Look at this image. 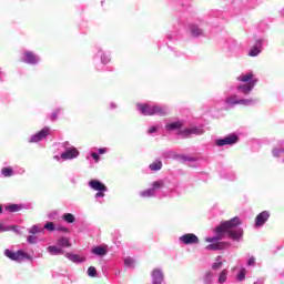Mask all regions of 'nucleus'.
<instances>
[{
    "label": "nucleus",
    "instance_id": "obj_7",
    "mask_svg": "<svg viewBox=\"0 0 284 284\" xmlns=\"http://www.w3.org/2000/svg\"><path fill=\"white\" fill-rule=\"evenodd\" d=\"M257 82H258V80H251L250 82H246L245 84L239 85L237 91L241 92L242 94H250V92H252V90H254V85H256Z\"/></svg>",
    "mask_w": 284,
    "mask_h": 284
},
{
    "label": "nucleus",
    "instance_id": "obj_29",
    "mask_svg": "<svg viewBox=\"0 0 284 284\" xmlns=\"http://www.w3.org/2000/svg\"><path fill=\"white\" fill-rule=\"evenodd\" d=\"M163 185H165V183H163V181L162 180H160V181H155V182H153V184H152V190H161V187H163Z\"/></svg>",
    "mask_w": 284,
    "mask_h": 284
},
{
    "label": "nucleus",
    "instance_id": "obj_24",
    "mask_svg": "<svg viewBox=\"0 0 284 284\" xmlns=\"http://www.w3.org/2000/svg\"><path fill=\"white\" fill-rule=\"evenodd\" d=\"M225 281H227V270H223L220 275H219V278H217V282L219 283H225Z\"/></svg>",
    "mask_w": 284,
    "mask_h": 284
},
{
    "label": "nucleus",
    "instance_id": "obj_21",
    "mask_svg": "<svg viewBox=\"0 0 284 284\" xmlns=\"http://www.w3.org/2000/svg\"><path fill=\"white\" fill-rule=\"evenodd\" d=\"M161 168H163V162L161 161H155L150 164V170H152L153 172L161 170Z\"/></svg>",
    "mask_w": 284,
    "mask_h": 284
},
{
    "label": "nucleus",
    "instance_id": "obj_16",
    "mask_svg": "<svg viewBox=\"0 0 284 284\" xmlns=\"http://www.w3.org/2000/svg\"><path fill=\"white\" fill-rule=\"evenodd\" d=\"M237 81H242V83H250V81H254V73L242 74L237 78Z\"/></svg>",
    "mask_w": 284,
    "mask_h": 284
},
{
    "label": "nucleus",
    "instance_id": "obj_15",
    "mask_svg": "<svg viewBox=\"0 0 284 284\" xmlns=\"http://www.w3.org/2000/svg\"><path fill=\"white\" fill-rule=\"evenodd\" d=\"M261 41L256 42V44L250 50L248 57H258L261 54Z\"/></svg>",
    "mask_w": 284,
    "mask_h": 284
},
{
    "label": "nucleus",
    "instance_id": "obj_45",
    "mask_svg": "<svg viewBox=\"0 0 284 284\" xmlns=\"http://www.w3.org/2000/svg\"><path fill=\"white\" fill-rule=\"evenodd\" d=\"M103 192H104V191H99V192L95 194V199L105 196V193H103Z\"/></svg>",
    "mask_w": 284,
    "mask_h": 284
},
{
    "label": "nucleus",
    "instance_id": "obj_44",
    "mask_svg": "<svg viewBox=\"0 0 284 284\" xmlns=\"http://www.w3.org/2000/svg\"><path fill=\"white\" fill-rule=\"evenodd\" d=\"M91 156H92V159L95 161V163H99L100 156H99L98 153H92Z\"/></svg>",
    "mask_w": 284,
    "mask_h": 284
},
{
    "label": "nucleus",
    "instance_id": "obj_37",
    "mask_svg": "<svg viewBox=\"0 0 284 284\" xmlns=\"http://www.w3.org/2000/svg\"><path fill=\"white\" fill-rule=\"evenodd\" d=\"M223 267V262H215L212 265V270H221Z\"/></svg>",
    "mask_w": 284,
    "mask_h": 284
},
{
    "label": "nucleus",
    "instance_id": "obj_46",
    "mask_svg": "<svg viewBox=\"0 0 284 284\" xmlns=\"http://www.w3.org/2000/svg\"><path fill=\"white\" fill-rule=\"evenodd\" d=\"M153 132H156V128L155 126H151L149 129V134H152Z\"/></svg>",
    "mask_w": 284,
    "mask_h": 284
},
{
    "label": "nucleus",
    "instance_id": "obj_13",
    "mask_svg": "<svg viewBox=\"0 0 284 284\" xmlns=\"http://www.w3.org/2000/svg\"><path fill=\"white\" fill-rule=\"evenodd\" d=\"M79 156V151L77 149H69L61 154V159L68 161L70 159H77Z\"/></svg>",
    "mask_w": 284,
    "mask_h": 284
},
{
    "label": "nucleus",
    "instance_id": "obj_32",
    "mask_svg": "<svg viewBox=\"0 0 284 284\" xmlns=\"http://www.w3.org/2000/svg\"><path fill=\"white\" fill-rule=\"evenodd\" d=\"M63 220L67 223H74V215L72 213H67L63 215Z\"/></svg>",
    "mask_w": 284,
    "mask_h": 284
},
{
    "label": "nucleus",
    "instance_id": "obj_43",
    "mask_svg": "<svg viewBox=\"0 0 284 284\" xmlns=\"http://www.w3.org/2000/svg\"><path fill=\"white\" fill-rule=\"evenodd\" d=\"M58 116H59V111H54V112L51 114V119H52L53 121H57Z\"/></svg>",
    "mask_w": 284,
    "mask_h": 284
},
{
    "label": "nucleus",
    "instance_id": "obj_11",
    "mask_svg": "<svg viewBox=\"0 0 284 284\" xmlns=\"http://www.w3.org/2000/svg\"><path fill=\"white\" fill-rule=\"evenodd\" d=\"M151 276L153 278L152 284H162L163 283V271H161V268H154L151 273Z\"/></svg>",
    "mask_w": 284,
    "mask_h": 284
},
{
    "label": "nucleus",
    "instance_id": "obj_2",
    "mask_svg": "<svg viewBox=\"0 0 284 284\" xmlns=\"http://www.w3.org/2000/svg\"><path fill=\"white\" fill-rule=\"evenodd\" d=\"M226 105L234 106V105H250L252 103V99H239V95L232 94L225 99Z\"/></svg>",
    "mask_w": 284,
    "mask_h": 284
},
{
    "label": "nucleus",
    "instance_id": "obj_26",
    "mask_svg": "<svg viewBox=\"0 0 284 284\" xmlns=\"http://www.w3.org/2000/svg\"><path fill=\"white\" fill-rule=\"evenodd\" d=\"M141 196H143L144 199H150V196H154V189L142 191Z\"/></svg>",
    "mask_w": 284,
    "mask_h": 284
},
{
    "label": "nucleus",
    "instance_id": "obj_31",
    "mask_svg": "<svg viewBox=\"0 0 284 284\" xmlns=\"http://www.w3.org/2000/svg\"><path fill=\"white\" fill-rule=\"evenodd\" d=\"M6 210H8V212H19V210H21V206H19L18 204H11L9 206H6Z\"/></svg>",
    "mask_w": 284,
    "mask_h": 284
},
{
    "label": "nucleus",
    "instance_id": "obj_25",
    "mask_svg": "<svg viewBox=\"0 0 284 284\" xmlns=\"http://www.w3.org/2000/svg\"><path fill=\"white\" fill-rule=\"evenodd\" d=\"M48 252H49L50 254H54V255H57V254H63V250H61V248H59V247H57V246H49V247H48Z\"/></svg>",
    "mask_w": 284,
    "mask_h": 284
},
{
    "label": "nucleus",
    "instance_id": "obj_8",
    "mask_svg": "<svg viewBox=\"0 0 284 284\" xmlns=\"http://www.w3.org/2000/svg\"><path fill=\"white\" fill-rule=\"evenodd\" d=\"M268 219L270 212L263 211L255 217V227H262V225H265V223H267Z\"/></svg>",
    "mask_w": 284,
    "mask_h": 284
},
{
    "label": "nucleus",
    "instance_id": "obj_47",
    "mask_svg": "<svg viewBox=\"0 0 284 284\" xmlns=\"http://www.w3.org/2000/svg\"><path fill=\"white\" fill-rule=\"evenodd\" d=\"M105 152H108L106 149H99V154H105Z\"/></svg>",
    "mask_w": 284,
    "mask_h": 284
},
{
    "label": "nucleus",
    "instance_id": "obj_35",
    "mask_svg": "<svg viewBox=\"0 0 284 284\" xmlns=\"http://www.w3.org/2000/svg\"><path fill=\"white\" fill-rule=\"evenodd\" d=\"M124 265H126L128 267H134V258L132 257H126L124 260Z\"/></svg>",
    "mask_w": 284,
    "mask_h": 284
},
{
    "label": "nucleus",
    "instance_id": "obj_9",
    "mask_svg": "<svg viewBox=\"0 0 284 284\" xmlns=\"http://www.w3.org/2000/svg\"><path fill=\"white\" fill-rule=\"evenodd\" d=\"M89 186L91 190H95V192H108V186L99 180H91Z\"/></svg>",
    "mask_w": 284,
    "mask_h": 284
},
{
    "label": "nucleus",
    "instance_id": "obj_22",
    "mask_svg": "<svg viewBox=\"0 0 284 284\" xmlns=\"http://www.w3.org/2000/svg\"><path fill=\"white\" fill-rule=\"evenodd\" d=\"M191 34L193 37H201V34H203V30H201L199 27L196 26H192L191 27Z\"/></svg>",
    "mask_w": 284,
    "mask_h": 284
},
{
    "label": "nucleus",
    "instance_id": "obj_48",
    "mask_svg": "<svg viewBox=\"0 0 284 284\" xmlns=\"http://www.w3.org/2000/svg\"><path fill=\"white\" fill-rule=\"evenodd\" d=\"M109 62H110V60L102 58V63H109Z\"/></svg>",
    "mask_w": 284,
    "mask_h": 284
},
{
    "label": "nucleus",
    "instance_id": "obj_1",
    "mask_svg": "<svg viewBox=\"0 0 284 284\" xmlns=\"http://www.w3.org/2000/svg\"><path fill=\"white\" fill-rule=\"evenodd\" d=\"M242 223L243 222H241V219H239V216L222 222L214 230L216 236L205 239V242L210 243L209 245H206V250H209L210 252L227 250V247H230L231 245L230 242H221L223 241V239H225L226 234L229 239H232V241H241L243 239L244 231L241 227H239V225H242Z\"/></svg>",
    "mask_w": 284,
    "mask_h": 284
},
{
    "label": "nucleus",
    "instance_id": "obj_30",
    "mask_svg": "<svg viewBox=\"0 0 284 284\" xmlns=\"http://www.w3.org/2000/svg\"><path fill=\"white\" fill-rule=\"evenodd\" d=\"M1 174H3L4 176H12L13 170L12 168H2Z\"/></svg>",
    "mask_w": 284,
    "mask_h": 284
},
{
    "label": "nucleus",
    "instance_id": "obj_3",
    "mask_svg": "<svg viewBox=\"0 0 284 284\" xmlns=\"http://www.w3.org/2000/svg\"><path fill=\"white\" fill-rule=\"evenodd\" d=\"M4 256L7 258H10V261H16L17 263H21L24 258H30L28 254L23 251L12 252L10 250H4Z\"/></svg>",
    "mask_w": 284,
    "mask_h": 284
},
{
    "label": "nucleus",
    "instance_id": "obj_10",
    "mask_svg": "<svg viewBox=\"0 0 284 284\" xmlns=\"http://www.w3.org/2000/svg\"><path fill=\"white\" fill-rule=\"evenodd\" d=\"M138 110H140L141 114L144 116H154V105L139 104Z\"/></svg>",
    "mask_w": 284,
    "mask_h": 284
},
{
    "label": "nucleus",
    "instance_id": "obj_34",
    "mask_svg": "<svg viewBox=\"0 0 284 284\" xmlns=\"http://www.w3.org/2000/svg\"><path fill=\"white\" fill-rule=\"evenodd\" d=\"M88 275L91 276V278H94V276H97V267L90 266L88 268Z\"/></svg>",
    "mask_w": 284,
    "mask_h": 284
},
{
    "label": "nucleus",
    "instance_id": "obj_36",
    "mask_svg": "<svg viewBox=\"0 0 284 284\" xmlns=\"http://www.w3.org/2000/svg\"><path fill=\"white\" fill-rule=\"evenodd\" d=\"M43 230H40L39 226H32L31 230L29 231L30 234H39L40 232H42Z\"/></svg>",
    "mask_w": 284,
    "mask_h": 284
},
{
    "label": "nucleus",
    "instance_id": "obj_18",
    "mask_svg": "<svg viewBox=\"0 0 284 284\" xmlns=\"http://www.w3.org/2000/svg\"><path fill=\"white\" fill-rule=\"evenodd\" d=\"M67 258L72 261V263H83V261H85V258L72 253H67Z\"/></svg>",
    "mask_w": 284,
    "mask_h": 284
},
{
    "label": "nucleus",
    "instance_id": "obj_14",
    "mask_svg": "<svg viewBox=\"0 0 284 284\" xmlns=\"http://www.w3.org/2000/svg\"><path fill=\"white\" fill-rule=\"evenodd\" d=\"M92 254H95V256H105V254H108V247H105V246H94L92 248Z\"/></svg>",
    "mask_w": 284,
    "mask_h": 284
},
{
    "label": "nucleus",
    "instance_id": "obj_41",
    "mask_svg": "<svg viewBox=\"0 0 284 284\" xmlns=\"http://www.w3.org/2000/svg\"><path fill=\"white\" fill-rule=\"evenodd\" d=\"M281 152H283L282 149H274V150H273V155H274V156H278V155L281 154Z\"/></svg>",
    "mask_w": 284,
    "mask_h": 284
},
{
    "label": "nucleus",
    "instance_id": "obj_6",
    "mask_svg": "<svg viewBox=\"0 0 284 284\" xmlns=\"http://www.w3.org/2000/svg\"><path fill=\"white\" fill-rule=\"evenodd\" d=\"M180 241L184 243V245H196L199 243V236L194 233H187L180 237Z\"/></svg>",
    "mask_w": 284,
    "mask_h": 284
},
{
    "label": "nucleus",
    "instance_id": "obj_23",
    "mask_svg": "<svg viewBox=\"0 0 284 284\" xmlns=\"http://www.w3.org/2000/svg\"><path fill=\"white\" fill-rule=\"evenodd\" d=\"M58 245H60V247H70V240L68 237H62L58 240Z\"/></svg>",
    "mask_w": 284,
    "mask_h": 284
},
{
    "label": "nucleus",
    "instance_id": "obj_17",
    "mask_svg": "<svg viewBox=\"0 0 284 284\" xmlns=\"http://www.w3.org/2000/svg\"><path fill=\"white\" fill-rule=\"evenodd\" d=\"M181 133L185 136H190V134H203V130H200L197 128H191L183 130Z\"/></svg>",
    "mask_w": 284,
    "mask_h": 284
},
{
    "label": "nucleus",
    "instance_id": "obj_33",
    "mask_svg": "<svg viewBox=\"0 0 284 284\" xmlns=\"http://www.w3.org/2000/svg\"><path fill=\"white\" fill-rule=\"evenodd\" d=\"M44 230H48L49 232H54V230H57V227H54V222H48L47 224H44Z\"/></svg>",
    "mask_w": 284,
    "mask_h": 284
},
{
    "label": "nucleus",
    "instance_id": "obj_40",
    "mask_svg": "<svg viewBox=\"0 0 284 284\" xmlns=\"http://www.w3.org/2000/svg\"><path fill=\"white\" fill-rule=\"evenodd\" d=\"M256 263V258L254 256L250 257L248 261H247V265L248 266H252Z\"/></svg>",
    "mask_w": 284,
    "mask_h": 284
},
{
    "label": "nucleus",
    "instance_id": "obj_49",
    "mask_svg": "<svg viewBox=\"0 0 284 284\" xmlns=\"http://www.w3.org/2000/svg\"><path fill=\"white\" fill-rule=\"evenodd\" d=\"M0 232H6V229H3V225H0Z\"/></svg>",
    "mask_w": 284,
    "mask_h": 284
},
{
    "label": "nucleus",
    "instance_id": "obj_39",
    "mask_svg": "<svg viewBox=\"0 0 284 284\" xmlns=\"http://www.w3.org/2000/svg\"><path fill=\"white\" fill-rule=\"evenodd\" d=\"M178 159H181L182 161H194V159H192L187 155H179Z\"/></svg>",
    "mask_w": 284,
    "mask_h": 284
},
{
    "label": "nucleus",
    "instance_id": "obj_38",
    "mask_svg": "<svg viewBox=\"0 0 284 284\" xmlns=\"http://www.w3.org/2000/svg\"><path fill=\"white\" fill-rule=\"evenodd\" d=\"M27 241H28V243H30L32 245V244L37 243V236L29 235Z\"/></svg>",
    "mask_w": 284,
    "mask_h": 284
},
{
    "label": "nucleus",
    "instance_id": "obj_42",
    "mask_svg": "<svg viewBox=\"0 0 284 284\" xmlns=\"http://www.w3.org/2000/svg\"><path fill=\"white\" fill-rule=\"evenodd\" d=\"M57 230H58L59 232H64L65 234H68V232H70V230H69L68 227H61V226H59V227H57Z\"/></svg>",
    "mask_w": 284,
    "mask_h": 284
},
{
    "label": "nucleus",
    "instance_id": "obj_5",
    "mask_svg": "<svg viewBox=\"0 0 284 284\" xmlns=\"http://www.w3.org/2000/svg\"><path fill=\"white\" fill-rule=\"evenodd\" d=\"M45 136H50V128H44L34 135H32L30 139V143H39V141H43Z\"/></svg>",
    "mask_w": 284,
    "mask_h": 284
},
{
    "label": "nucleus",
    "instance_id": "obj_4",
    "mask_svg": "<svg viewBox=\"0 0 284 284\" xmlns=\"http://www.w3.org/2000/svg\"><path fill=\"white\" fill-rule=\"evenodd\" d=\"M234 143H239V135L236 134H230L216 141V145L220 148H223V145H234Z\"/></svg>",
    "mask_w": 284,
    "mask_h": 284
},
{
    "label": "nucleus",
    "instance_id": "obj_28",
    "mask_svg": "<svg viewBox=\"0 0 284 284\" xmlns=\"http://www.w3.org/2000/svg\"><path fill=\"white\" fill-rule=\"evenodd\" d=\"M247 274V270L245 268H241L239 274H237V281H245V276Z\"/></svg>",
    "mask_w": 284,
    "mask_h": 284
},
{
    "label": "nucleus",
    "instance_id": "obj_27",
    "mask_svg": "<svg viewBox=\"0 0 284 284\" xmlns=\"http://www.w3.org/2000/svg\"><path fill=\"white\" fill-rule=\"evenodd\" d=\"M212 272L211 271H206L204 274V284H212Z\"/></svg>",
    "mask_w": 284,
    "mask_h": 284
},
{
    "label": "nucleus",
    "instance_id": "obj_50",
    "mask_svg": "<svg viewBox=\"0 0 284 284\" xmlns=\"http://www.w3.org/2000/svg\"><path fill=\"white\" fill-rule=\"evenodd\" d=\"M3 213V206L0 204V214Z\"/></svg>",
    "mask_w": 284,
    "mask_h": 284
},
{
    "label": "nucleus",
    "instance_id": "obj_20",
    "mask_svg": "<svg viewBox=\"0 0 284 284\" xmlns=\"http://www.w3.org/2000/svg\"><path fill=\"white\" fill-rule=\"evenodd\" d=\"M153 114H159L160 116H165L166 112L163 106L153 105Z\"/></svg>",
    "mask_w": 284,
    "mask_h": 284
},
{
    "label": "nucleus",
    "instance_id": "obj_12",
    "mask_svg": "<svg viewBox=\"0 0 284 284\" xmlns=\"http://www.w3.org/2000/svg\"><path fill=\"white\" fill-rule=\"evenodd\" d=\"M24 63H29L30 65H34L39 63V58L32 51H26L24 52Z\"/></svg>",
    "mask_w": 284,
    "mask_h": 284
},
{
    "label": "nucleus",
    "instance_id": "obj_19",
    "mask_svg": "<svg viewBox=\"0 0 284 284\" xmlns=\"http://www.w3.org/2000/svg\"><path fill=\"white\" fill-rule=\"evenodd\" d=\"M183 128V122H173L166 125V130H181Z\"/></svg>",
    "mask_w": 284,
    "mask_h": 284
}]
</instances>
